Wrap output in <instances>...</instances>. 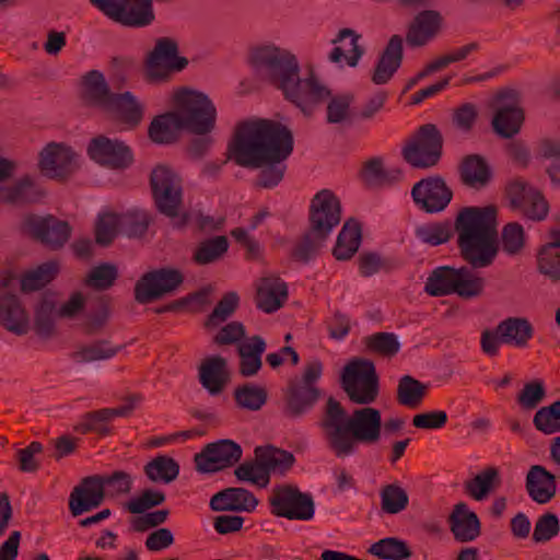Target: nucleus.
<instances>
[{"label":"nucleus","instance_id":"obj_1","mask_svg":"<svg viewBox=\"0 0 560 560\" xmlns=\"http://www.w3.org/2000/svg\"><path fill=\"white\" fill-rule=\"evenodd\" d=\"M293 151V135L279 121L252 118L240 121L229 142V159L242 167L261 168L257 186L272 188L283 178L287 160Z\"/></svg>","mask_w":560,"mask_h":560},{"label":"nucleus","instance_id":"obj_2","mask_svg":"<svg viewBox=\"0 0 560 560\" xmlns=\"http://www.w3.org/2000/svg\"><path fill=\"white\" fill-rule=\"evenodd\" d=\"M497 209L493 206L465 207L454 223L447 221L419 225L416 237L430 246L450 241L457 233V246L462 258L472 268H486L492 265L498 254V233L495 229Z\"/></svg>","mask_w":560,"mask_h":560},{"label":"nucleus","instance_id":"obj_3","mask_svg":"<svg viewBox=\"0 0 560 560\" xmlns=\"http://www.w3.org/2000/svg\"><path fill=\"white\" fill-rule=\"evenodd\" d=\"M249 58L253 67L304 115H311L330 94L313 72L300 78L299 60L289 49L272 44L258 46L250 50Z\"/></svg>","mask_w":560,"mask_h":560},{"label":"nucleus","instance_id":"obj_4","mask_svg":"<svg viewBox=\"0 0 560 560\" xmlns=\"http://www.w3.org/2000/svg\"><path fill=\"white\" fill-rule=\"evenodd\" d=\"M327 447L338 458L355 453L359 444L374 445L382 435V415L373 407L354 409L350 415L334 397L326 401L319 422Z\"/></svg>","mask_w":560,"mask_h":560},{"label":"nucleus","instance_id":"obj_5","mask_svg":"<svg viewBox=\"0 0 560 560\" xmlns=\"http://www.w3.org/2000/svg\"><path fill=\"white\" fill-rule=\"evenodd\" d=\"M340 220L339 199L328 189L318 191L311 201L308 230L293 246L291 257L300 262H308L325 245Z\"/></svg>","mask_w":560,"mask_h":560},{"label":"nucleus","instance_id":"obj_6","mask_svg":"<svg viewBox=\"0 0 560 560\" xmlns=\"http://www.w3.org/2000/svg\"><path fill=\"white\" fill-rule=\"evenodd\" d=\"M150 187L156 210L184 226L187 215L183 210V183L180 176L171 167L160 164L150 174Z\"/></svg>","mask_w":560,"mask_h":560},{"label":"nucleus","instance_id":"obj_7","mask_svg":"<svg viewBox=\"0 0 560 560\" xmlns=\"http://www.w3.org/2000/svg\"><path fill=\"white\" fill-rule=\"evenodd\" d=\"M323 363L315 359L308 361L300 378L289 381L282 413L289 419H299L310 412L320 398V389L316 386L323 374Z\"/></svg>","mask_w":560,"mask_h":560},{"label":"nucleus","instance_id":"obj_8","mask_svg":"<svg viewBox=\"0 0 560 560\" xmlns=\"http://www.w3.org/2000/svg\"><path fill=\"white\" fill-rule=\"evenodd\" d=\"M175 103L184 129L198 136H206L214 129L217 108L206 94L183 90L176 93Z\"/></svg>","mask_w":560,"mask_h":560},{"label":"nucleus","instance_id":"obj_9","mask_svg":"<svg viewBox=\"0 0 560 560\" xmlns=\"http://www.w3.org/2000/svg\"><path fill=\"white\" fill-rule=\"evenodd\" d=\"M341 387L353 404L374 402L380 393V381L374 363L362 358L349 361L341 373Z\"/></svg>","mask_w":560,"mask_h":560},{"label":"nucleus","instance_id":"obj_10","mask_svg":"<svg viewBox=\"0 0 560 560\" xmlns=\"http://www.w3.org/2000/svg\"><path fill=\"white\" fill-rule=\"evenodd\" d=\"M271 514L290 521H311L315 515V502L311 493L298 486L282 483L275 487L269 497Z\"/></svg>","mask_w":560,"mask_h":560},{"label":"nucleus","instance_id":"obj_11","mask_svg":"<svg viewBox=\"0 0 560 560\" xmlns=\"http://www.w3.org/2000/svg\"><path fill=\"white\" fill-rule=\"evenodd\" d=\"M443 148V137L434 124L419 127L401 150L404 160L416 168H429L438 164Z\"/></svg>","mask_w":560,"mask_h":560},{"label":"nucleus","instance_id":"obj_12","mask_svg":"<svg viewBox=\"0 0 560 560\" xmlns=\"http://www.w3.org/2000/svg\"><path fill=\"white\" fill-rule=\"evenodd\" d=\"M188 65L178 56V45L170 37H161L149 52L144 63L145 80L150 83L167 81L172 73L182 71Z\"/></svg>","mask_w":560,"mask_h":560},{"label":"nucleus","instance_id":"obj_13","mask_svg":"<svg viewBox=\"0 0 560 560\" xmlns=\"http://www.w3.org/2000/svg\"><path fill=\"white\" fill-rule=\"evenodd\" d=\"M112 21L127 27H144L154 21L152 0H90Z\"/></svg>","mask_w":560,"mask_h":560},{"label":"nucleus","instance_id":"obj_14","mask_svg":"<svg viewBox=\"0 0 560 560\" xmlns=\"http://www.w3.org/2000/svg\"><path fill=\"white\" fill-rule=\"evenodd\" d=\"M184 281L182 272L172 268H160L144 273L135 285V299L148 304L174 292Z\"/></svg>","mask_w":560,"mask_h":560},{"label":"nucleus","instance_id":"obj_15","mask_svg":"<svg viewBox=\"0 0 560 560\" xmlns=\"http://www.w3.org/2000/svg\"><path fill=\"white\" fill-rule=\"evenodd\" d=\"M514 210L533 221H542L549 213V205L542 194L522 179L511 182L506 188Z\"/></svg>","mask_w":560,"mask_h":560},{"label":"nucleus","instance_id":"obj_16","mask_svg":"<svg viewBox=\"0 0 560 560\" xmlns=\"http://www.w3.org/2000/svg\"><path fill=\"white\" fill-rule=\"evenodd\" d=\"M40 172L54 179H66L78 168V154L65 143L49 142L39 152Z\"/></svg>","mask_w":560,"mask_h":560},{"label":"nucleus","instance_id":"obj_17","mask_svg":"<svg viewBox=\"0 0 560 560\" xmlns=\"http://www.w3.org/2000/svg\"><path fill=\"white\" fill-rule=\"evenodd\" d=\"M241 446L232 440H219L207 444L195 455L196 469L199 472H217L236 464L242 457Z\"/></svg>","mask_w":560,"mask_h":560},{"label":"nucleus","instance_id":"obj_18","mask_svg":"<svg viewBox=\"0 0 560 560\" xmlns=\"http://www.w3.org/2000/svg\"><path fill=\"white\" fill-rule=\"evenodd\" d=\"M90 158L113 170H124L133 162L131 149L122 141L105 136L93 138L88 147Z\"/></svg>","mask_w":560,"mask_h":560},{"label":"nucleus","instance_id":"obj_19","mask_svg":"<svg viewBox=\"0 0 560 560\" xmlns=\"http://www.w3.org/2000/svg\"><path fill=\"white\" fill-rule=\"evenodd\" d=\"M508 101L499 105L492 118L494 132L504 139H510L520 132L524 121V112L517 106V92L504 90L497 94V102Z\"/></svg>","mask_w":560,"mask_h":560},{"label":"nucleus","instance_id":"obj_20","mask_svg":"<svg viewBox=\"0 0 560 560\" xmlns=\"http://www.w3.org/2000/svg\"><path fill=\"white\" fill-rule=\"evenodd\" d=\"M24 226L34 238L51 249L61 248L71 234L68 222L52 215L46 218L28 215L24 220Z\"/></svg>","mask_w":560,"mask_h":560},{"label":"nucleus","instance_id":"obj_21","mask_svg":"<svg viewBox=\"0 0 560 560\" xmlns=\"http://www.w3.org/2000/svg\"><path fill=\"white\" fill-rule=\"evenodd\" d=\"M142 400L139 394L127 397V405L117 408H103L86 412L81 420L74 425L73 430L80 434L95 432L105 436L110 433L107 423L116 417H127L131 413L135 406Z\"/></svg>","mask_w":560,"mask_h":560},{"label":"nucleus","instance_id":"obj_22","mask_svg":"<svg viewBox=\"0 0 560 560\" xmlns=\"http://www.w3.org/2000/svg\"><path fill=\"white\" fill-rule=\"evenodd\" d=\"M411 196L419 208L434 213L445 209L453 195L441 177H428L415 184Z\"/></svg>","mask_w":560,"mask_h":560},{"label":"nucleus","instance_id":"obj_23","mask_svg":"<svg viewBox=\"0 0 560 560\" xmlns=\"http://www.w3.org/2000/svg\"><path fill=\"white\" fill-rule=\"evenodd\" d=\"M105 498L102 476L94 475L82 479L69 498V509L73 516H79L98 508Z\"/></svg>","mask_w":560,"mask_h":560},{"label":"nucleus","instance_id":"obj_24","mask_svg":"<svg viewBox=\"0 0 560 560\" xmlns=\"http://www.w3.org/2000/svg\"><path fill=\"white\" fill-rule=\"evenodd\" d=\"M450 530L458 542H470L481 534V524L477 514L465 502L454 505L448 516Z\"/></svg>","mask_w":560,"mask_h":560},{"label":"nucleus","instance_id":"obj_25","mask_svg":"<svg viewBox=\"0 0 560 560\" xmlns=\"http://www.w3.org/2000/svg\"><path fill=\"white\" fill-rule=\"evenodd\" d=\"M288 287L279 277L261 278L257 284L255 303L258 310L271 314L283 306Z\"/></svg>","mask_w":560,"mask_h":560},{"label":"nucleus","instance_id":"obj_26","mask_svg":"<svg viewBox=\"0 0 560 560\" xmlns=\"http://www.w3.org/2000/svg\"><path fill=\"white\" fill-rule=\"evenodd\" d=\"M442 15L434 10L418 13L408 27L406 40L410 47H421L432 40L439 33Z\"/></svg>","mask_w":560,"mask_h":560},{"label":"nucleus","instance_id":"obj_27","mask_svg":"<svg viewBox=\"0 0 560 560\" xmlns=\"http://www.w3.org/2000/svg\"><path fill=\"white\" fill-rule=\"evenodd\" d=\"M257 505L258 499L244 488H226L210 500L212 511L253 512Z\"/></svg>","mask_w":560,"mask_h":560},{"label":"nucleus","instance_id":"obj_28","mask_svg":"<svg viewBox=\"0 0 560 560\" xmlns=\"http://www.w3.org/2000/svg\"><path fill=\"white\" fill-rule=\"evenodd\" d=\"M230 381L228 361L221 355L206 358L199 366V382L211 394L219 395Z\"/></svg>","mask_w":560,"mask_h":560},{"label":"nucleus","instance_id":"obj_29","mask_svg":"<svg viewBox=\"0 0 560 560\" xmlns=\"http://www.w3.org/2000/svg\"><path fill=\"white\" fill-rule=\"evenodd\" d=\"M402 56V37L400 35H393L381 54L372 74V82L377 85L387 83L399 69Z\"/></svg>","mask_w":560,"mask_h":560},{"label":"nucleus","instance_id":"obj_30","mask_svg":"<svg viewBox=\"0 0 560 560\" xmlns=\"http://www.w3.org/2000/svg\"><path fill=\"white\" fill-rule=\"evenodd\" d=\"M525 487L533 501L548 503L557 492L556 476L544 466L534 465L527 472Z\"/></svg>","mask_w":560,"mask_h":560},{"label":"nucleus","instance_id":"obj_31","mask_svg":"<svg viewBox=\"0 0 560 560\" xmlns=\"http://www.w3.org/2000/svg\"><path fill=\"white\" fill-rule=\"evenodd\" d=\"M267 345L262 337L255 335L245 338L237 345L240 357V374L244 377L256 375L262 366L261 357L266 351Z\"/></svg>","mask_w":560,"mask_h":560},{"label":"nucleus","instance_id":"obj_32","mask_svg":"<svg viewBox=\"0 0 560 560\" xmlns=\"http://www.w3.org/2000/svg\"><path fill=\"white\" fill-rule=\"evenodd\" d=\"M0 324L16 335L26 334L28 316L16 295H1Z\"/></svg>","mask_w":560,"mask_h":560},{"label":"nucleus","instance_id":"obj_33","mask_svg":"<svg viewBox=\"0 0 560 560\" xmlns=\"http://www.w3.org/2000/svg\"><path fill=\"white\" fill-rule=\"evenodd\" d=\"M254 454L260 458L261 466L269 479L271 475L284 476L295 462L291 452L272 445L257 446Z\"/></svg>","mask_w":560,"mask_h":560},{"label":"nucleus","instance_id":"obj_34","mask_svg":"<svg viewBox=\"0 0 560 560\" xmlns=\"http://www.w3.org/2000/svg\"><path fill=\"white\" fill-rule=\"evenodd\" d=\"M346 38H350L349 49L341 46H336L328 55V60L332 63H341L345 61L349 67H357L359 60L364 54V48L359 45L361 35L351 28H342L338 32L337 36L331 40L332 45L342 43Z\"/></svg>","mask_w":560,"mask_h":560},{"label":"nucleus","instance_id":"obj_35","mask_svg":"<svg viewBox=\"0 0 560 560\" xmlns=\"http://www.w3.org/2000/svg\"><path fill=\"white\" fill-rule=\"evenodd\" d=\"M503 343L517 348L527 347L534 336V327L525 317H508L497 326Z\"/></svg>","mask_w":560,"mask_h":560},{"label":"nucleus","instance_id":"obj_36","mask_svg":"<svg viewBox=\"0 0 560 560\" xmlns=\"http://www.w3.org/2000/svg\"><path fill=\"white\" fill-rule=\"evenodd\" d=\"M125 346L114 345L109 339H96L81 345L71 353V359L77 363H92L107 361L116 357Z\"/></svg>","mask_w":560,"mask_h":560},{"label":"nucleus","instance_id":"obj_37","mask_svg":"<svg viewBox=\"0 0 560 560\" xmlns=\"http://www.w3.org/2000/svg\"><path fill=\"white\" fill-rule=\"evenodd\" d=\"M462 182L471 188L485 187L491 177L490 167L486 160L478 154H470L463 159L459 165Z\"/></svg>","mask_w":560,"mask_h":560},{"label":"nucleus","instance_id":"obj_38","mask_svg":"<svg viewBox=\"0 0 560 560\" xmlns=\"http://www.w3.org/2000/svg\"><path fill=\"white\" fill-rule=\"evenodd\" d=\"M180 129L184 127L175 110L156 116L151 121L148 133L154 143L168 144L176 140Z\"/></svg>","mask_w":560,"mask_h":560},{"label":"nucleus","instance_id":"obj_39","mask_svg":"<svg viewBox=\"0 0 560 560\" xmlns=\"http://www.w3.org/2000/svg\"><path fill=\"white\" fill-rule=\"evenodd\" d=\"M106 109L115 112L131 128L138 126L143 118V106L130 92L116 93Z\"/></svg>","mask_w":560,"mask_h":560},{"label":"nucleus","instance_id":"obj_40","mask_svg":"<svg viewBox=\"0 0 560 560\" xmlns=\"http://www.w3.org/2000/svg\"><path fill=\"white\" fill-rule=\"evenodd\" d=\"M458 269L450 266L434 268L429 275L424 291L431 296H446L454 294Z\"/></svg>","mask_w":560,"mask_h":560},{"label":"nucleus","instance_id":"obj_41","mask_svg":"<svg viewBox=\"0 0 560 560\" xmlns=\"http://www.w3.org/2000/svg\"><path fill=\"white\" fill-rule=\"evenodd\" d=\"M501 485L500 471L494 466H488L472 479L465 481V492L476 501L485 500L490 492Z\"/></svg>","mask_w":560,"mask_h":560},{"label":"nucleus","instance_id":"obj_42","mask_svg":"<svg viewBox=\"0 0 560 560\" xmlns=\"http://www.w3.org/2000/svg\"><path fill=\"white\" fill-rule=\"evenodd\" d=\"M360 243V224L355 220L350 219L343 224L332 254L338 260H348L358 252Z\"/></svg>","mask_w":560,"mask_h":560},{"label":"nucleus","instance_id":"obj_43","mask_svg":"<svg viewBox=\"0 0 560 560\" xmlns=\"http://www.w3.org/2000/svg\"><path fill=\"white\" fill-rule=\"evenodd\" d=\"M229 245V240L224 235L203 240L197 244L191 259L198 266L214 264L228 253Z\"/></svg>","mask_w":560,"mask_h":560},{"label":"nucleus","instance_id":"obj_44","mask_svg":"<svg viewBox=\"0 0 560 560\" xmlns=\"http://www.w3.org/2000/svg\"><path fill=\"white\" fill-rule=\"evenodd\" d=\"M85 97L95 105L106 108L116 93L109 91L102 72L91 70L83 77Z\"/></svg>","mask_w":560,"mask_h":560},{"label":"nucleus","instance_id":"obj_45","mask_svg":"<svg viewBox=\"0 0 560 560\" xmlns=\"http://www.w3.org/2000/svg\"><path fill=\"white\" fill-rule=\"evenodd\" d=\"M365 351L386 359L394 358L400 351V342L394 332L380 331L362 339Z\"/></svg>","mask_w":560,"mask_h":560},{"label":"nucleus","instance_id":"obj_46","mask_svg":"<svg viewBox=\"0 0 560 560\" xmlns=\"http://www.w3.org/2000/svg\"><path fill=\"white\" fill-rule=\"evenodd\" d=\"M428 392V386L410 375L399 378L397 385V401L405 407L418 408Z\"/></svg>","mask_w":560,"mask_h":560},{"label":"nucleus","instance_id":"obj_47","mask_svg":"<svg viewBox=\"0 0 560 560\" xmlns=\"http://www.w3.org/2000/svg\"><path fill=\"white\" fill-rule=\"evenodd\" d=\"M147 477L153 482L170 483L179 475L178 463L166 455H159L144 466Z\"/></svg>","mask_w":560,"mask_h":560},{"label":"nucleus","instance_id":"obj_48","mask_svg":"<svg viewBox=\"0 0 560 560\" xmlns=\"http://www.w3.org/2000/svg\"><path fill=\"white\" fill-rule=\"evenodd\" d=\"M369 552L383 560H406L412 555L407 542L396 537L380 539L370 546Z\"/></svg>","mask_w":560,"mask_h":560},{"label":"nucleus","instance_id":"obj_49","mask_svg":"<svg viewBox=\"0 0 560 560\" xmlns=\"http://www.w3.org/2000/svg\"><path fill=\"white\" fill-rule=\"evenodd\" d=\"M380 498L382 511L392 515L406 510L409 503L407 491L397 483H389L382 487Z\"/></svg>","mask_w":560,"mask_h":560},{"label":"nucleus","instance_id":"obj_50","mask_svg":"<svg viewBox=\"0 0 560 560\" xmlns=\"http://www.w3.org/2000/svg\"><path fill=\"white\" fill-rule=\"evenodd\" d=\"M485 289V279L467 267L458 268L454 294L464 300L478 298Z\"/></svg>","mask_w":560,"mask_h":560},{"label":"nucleus","instance_id":"obj_51","mask_svg":"<svg viewBox=\"0 0 560 560\" xmlns=\"http://www.w3.org/2000/svg\"><path fill=\"white\" fill-rule=\"evenodd\" d=\"M58 273V264L47 261L38 266L35 270L27 272L21 279V290L32 292L44 288Z\"/></svg>","mask_w":560,"mask_h":560},{"label":"nucleus","instance_id":"obj_52","mask_svg":"<svg viewBox=\"0 0 560 560\" xmlns=\"http://www.w3.org/2000/svg\"><path fill=\"white\" fill-rule=\"evenodd\" d=\"M120 230L129 237H140L144 235L151 223V215L148 211L141 209H131L125 213L118 214Z\"/></svg>","mask_w":560,"mask_h":560},{"label":"nucleus","instance_id":"obj_53","mask_svg":"<svg viewBox=\"0 0 560 560\" xmlns=\"http://www.w3.org/2000/svg\"><path fill=\"white\" fill-rule=\"evenodd\" d=\"M240 304V296L236 292H226L218 302L213 311L206 319V328H215L231 317Z\"/></svg>","mask_w":560,"mask_h":560},{"label":"nucleus","instance_id":"obj_54","mask_svg":"<svg viewBox=\"0 0 560 560\" xmlns=\"http://www.w3.org/2000/svg\"><path fill=\"white\" fill-rule=\"evenodd\" d=\"M533 422L535 428L545 434L560 431V400L540 408L535 413Z\"/></svg>","mask_w":560,"mask_h":560},{"label":"nucleus","instance_id":"obj_55","mask_svg":"<svg viewBox=\"0 0 560 560\" xmlns=\"http://www.w3.org/2000/svg\"><path fill=\"white\" fill-rule=\"evenodd\" d=\"M234 475L238 480L250 482L259 488H266L269 485V478L261 466L260 458L256 456L254 460H246L238 465Z\"/></svg>","mask_w":560,"mask_h":560},{"label":"nucleus","instance_id":"obj_56","mask_svg":"<svg viewBox=\"0 0 560 560\" xmlns=\"http://www.w3.org/2000/svg\"><path fill=\"white\" fill-rule=\"evenodd\" d=\"M237 405L248 410H259L267 401V392L262 387L246 384L234 392Z\"/></svg>","mask_w":560,"mask_h":560},{"label":"nucleus","instance_id":"obj_57","mask_svg":"<svg viewBox=\"0 0 560 560\" xmlns=\"http://www.w3.org/2000/svg\"><path fill=\"white\" fill-rule=\"evenodd\" d=\"M120 229L119 217L116 213H104L98 217L95 225V241L101 246H108L113 243Z\"/></svg>","mask_w":560,"mask_h":560},{"label":"nucleus","instance_id":"obj_58","mask_svg":"<svg viewBox=\"0 0 560 560\" xmlns=\"http://www.w3.org/2000/svg\"><path fill=\"white\" fill-rule=\"evenodd\" d=\"M102 483L105 495L118 497L130 492L132 478L128 472L117 470L112 475L102 476Z\"/></svg>","mask_w":560,"mask_h":560},{"label":"nucleus","instance_id":"obj_59","mask_svg":"<svg viewBox=\"0 0 560 560\" xmlns=\"http://www.w3.org/2000/svg\"><path fill=\"white\" fill-rule=\"evenodd\" d=\"M502 248L509 255L518 254L525 245L523 226L517 222L508 223L501 234Z\"/></svg>","mask_w":560,"mask_h":560},{"label":"nucleus","instance_id":"obj_60","mask_svg":"<svg viewBox=\"0 0 560 560\" xmlns=\"http://www.w3.org/2000/svg\"><path fill=\"white\" fill-rule=\"evenodd\" d=\"M164 501V492L147 489L127 503V510L132 514H142L149 509L161 505Z\"/></svg>","mask_w":560,"mask_h":560},{"label":"nucleus","instance_id":"obj_61","mask_svg":"<svg viewBox=\"0 0 560 560\" xmlns=\"http://www.w3.org/2000/svg\"><path fill=\"white\" fill-rule=\"evenodd\" d=\"M118 277L117 268L110 264H102L92 269L86 283L96 290H106L110 288Z\"/></svg>","mask_w":560,"mask_h":560},{"label":"nucleus","instance_id":"obj_62","mask_svg":"<svg viewBox=\"0 0 560 560\" xmlns=\"http://www.w3.org/2000/svg\"><path fill=\"white\" fill-rule=\"evenodd\" d=\"M327 104V122L340 124L343 122L350 115V105L353 102L352 95H337L334 97L328 96Z\"/></svg>","mask_w":560,"mask_h":560},{"label":"nucleus","instance_id":"obj_63","mask_svg":"<svg viewBox=\"0 0 560 560\" xmlns=\"http://www.w3.org/2000/svg\"><path fill=\"white\" fill-rule=\"evenodd\" d=\"M478 108L472 103H463L454 108L452 114L453 125L463 132H470L478 119Z\"/></svg>","mask_w":560,"mask_h":560},{"label":"nucleus","instance_id":"obj_64","mask_svg":"<svg viewBox=\"0 0 560 560\" xmlns=\"http://www.w3.org/2000/svg\"><path fill=\"white\" fill-rule=\"evenodd\" d=\"M560 529L559 520L556 514L546 513L541 515L533 532V540L535 542H546L558 535Z\"/></svg>","mask_w":560,"mask_h":560}]
</instances>
